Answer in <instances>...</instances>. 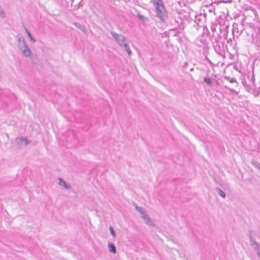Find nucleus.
Listing matches in <instances>:
<instances>
[{
	"label": "nucleus",
	"mask_w": 260,
	"mask_h": 260,
	"mask_svg": "<svg viewBox=\"0 0 260 260\" xmlns=\"http://www.w3.org/2000/svg\"><path fill=\"white\" fill-rule=\"evenodd\" d=\"M155 10L158 9H164L166 6H165L162 0H152L151 1Z\"/></svg>",
	"instance_id": "8"
},
{
	"label": "nucleus",
	"mask_w": 260,
	"mask_h": 260,
	"mask_svg": "<svg viewBox=\"0 0 260 260\" xmlns=\"http://www.w3.org/2000/svg\"><path fill=\"white\" fill-rule=\"evenodd\" d=\"M255 97H257L260 93V90L259 89L256 90V87L254 86L253 91L251 92Z\"/></svg>",
	"instance_id": "26"
},
{
	"label": "nucleus",
	"mask_w": 260,
	"mask_h": 260,
	"mask_svg": "<svg viewBox=\"0 0 260 260\" xmlns=\"http://www.w3.org/2000/svg\"><path fill=\"white\" fill-rule=\"evenodd\" d=\"M178 33H179V31L177 32L176 34H175V35L174 36H177Z\"/></svg>",
	"instance_id": "40"
},
{
	"label": "nucleus",
	"mask_w": 260,
	"mask_h": 260,
	"mask_svg": "<svg viewBox=\"0 0 260 260\" xmlns=\"http://www.w3.org/2000/svg\"><path fill=\"white\" fill-rule=\"evenodd\" d=\"M248 237H249L250 239L251 245L253 247L254 249L256 250V254L260 258V245L257 242L255 241V240H254L253 236L251 231L249 232Z\"/></svg>",
	"instance_id": "6"
},
{
	"label": "nucleus",
	"mask_w": 260,
	"mask_h": 260,
	"mask_svg": "<svg viewBox=\"0 0 260 260\" xmlns=\"http://www.w3.org/2000/svg\"><path fill=\"white\" fill-rule=\"evenodd\" d=\"M188 16H189V15L184 16V17H185V18H186V17H187Z\"/></svg>",
	"instance_id": "45"
},
{
	"label": "nucleus",
	"mask_w": 260,
	"mask_h": 260,
	"mask_svg": "<svg viewBox=\"0 0 260 260\" xmlns=\"http://www.w3.org/2000/svg\"><path fill=\"white\" fill-rule=\"evenodd\" d=\"M73 24L77 28L82 31L84 34H86L87 30L86 27L84 25H82L78 22H73Z\"/></svg>",
	"instance_id": "15"
},
{
	"label": "nucleus",
	"mask_w": 260,
	"mask_h": 260,
	"mask_svg": "<svg viewBox=\"0 0 260 260\" xmlns=\"http://www.w3.org/2000/svg\"><path fill=\"white\" fill-rule=\"evenodd\" d=\"M234 69H235L236 70H237V71L238 70V69H237V66L236 65H235V66H234Z\"/></svg>",
	"instance_id": "38"
},
{
	"label": "nucleus",
	"mask_w": 260,
	"mask_h": 260,
	"mask_svg": "<svg viewBox=\"0 0 260 260\" xmlns=\"http://www.w3.org/2000/svg\"><path fill=\"white\" fill-rule=\"evenodd\" d=\"M223 77L225 79L229 81L230 82L235 83L236 84L237 86L238 85V83L236 81V80L234 78H230L228 76H224Z\"/></svg>",
	"instance_id": "24"
},
{
	"label": "nucleus",
	"mask_w": 260,
	"mask_h": 260,
	"mask_svg": "<svg viewBox=\"0 0 260 260\" xmlns=\"http://www.w3.org/2000/svg\"><path fill=\"white\" fill-rule=\"evenodd\" d=\"M216 191L217 192L218 194L222 198H225L226 197L225 193L219 187H217L215 188Z\"/></svg>",
	"instance_id": "19"
},
{
	"label": "nucleus",
	"mask_w": 260,
	"mask_h": 260,
	"mask_svg": "<svg viewBox=\"0 0 260 260\" xmlns=\"http://www.w3.org/2000/svg\"><path fill=\"white\" fill-rule=\"evenodd\" d=\"M216 24H212V26H211V29L213 32H214L216 31Z\"/></svg>",
	"instance_id": "32"
},
{
	"label": "nucleus",
	"mask_w": 260,
	"mask_h": 260,
	"mask_svg": "<svg viewBox=\"0 0 260 260\" xmlns=\"http://www.w3.org/2000/svg\"><path fill=\"white\" fill-rule=\"evenodd\" d=\"M111 234L113 237H116V233L114 230V229H109Z\"/></svg>",
	"instance_id": "31"
},
{
	"label": "nucleus",
	"mask_w": 260,
	"mask_h": 260,
	"mask_svg": "<svg viewBox=\"0 0 260 260\" xmlns=\"http://www.w3.org/2000/svg\"><path fill=\"white\" fill-rule=\"evenodd\" d=\"M204 81L209 86H211L212 85V79L210 77H205L204 78Z\"/></svg>",
	"instance_id": "22"
},
{
	"label": "nucleus",
	"mask_w": 260,
	"mask_h": 260,
	"mask_svg": "<svg viewBox=\"0 0 260 260\" xmlns=\"http://www.w3.org/2000/svg\"><path fill=\"white\" fill-rule=\"evenodd\" d=\"M222 1H223V2H228V0H222Z\"/></svg>",
	"instance_id": "42"
},
{
	"label": "nucleus",
	"mask_w": 260,
	"mask_h": 260,
	"mask_svg": "<svg viewBox=\"0 0 260 260\" xmlns=\"http://www.w3.org/2000/svg\"><path fill=\"white\" fill-rule=\"evenodd\" d=\"M109 228H113V227H112V226H111V225H110V226H109Z\"/></svg>",
	"instance_id": "49"
},
{
	"label": "nucleus",
	"mask_w": 260,
	"mask_h": 260,
	"mask_svg": "<svg viewBox=\"0 0 260 260\" xmlns=\"http://www.w3.org/2000/svg\"><path fill=\"white\" fill-rule=\"evenodd\" d=\"M137 17L143 22L148 21L149 19L148 17H144L141 15L140 13H137Z\"/></svg>",
	"instance_id": "21"
},
{
	"label": "nucleus",
	"mask_w": 260,
	"mask_h": 260,
	"mask_svg": "<svg viewBox=\"0 0 260 260\" xmlns=\"http://www.w3.org/2000/svg\"><path fill=\"white\" fill-rule=\"evenodd\" d=\"M196 20L195 22H197L198 24V22H201L202 21H205L206 19V14H200L199 15H196L195 16Z\"/></svg>",
	"instance_id": "12"
},
{
	"label": "nucleus",
	"mask_w": 260,
	"mask_h": 260,
	"mask_svg": "<svg viewBox=\"0 0 260 260\" xmlns=\"http://www.w3.org/2000/svg\"><path fill=\"white\" fill-rule=\"evenodd\" d=\"M178 40H181V38L180 37L179 39H178Z\"/></svg>",
	"instance_id": "47"
},
{
	"label": "nucleus",
	"mask_w": 260,
	"mask_h": 260,
	"mask_svg": "<svg viewBox=\"0 0 260 260\" xmlns=\"http://www.w3.org/2000/svg\"><path fill=\"white\" fill-rule=\"evenodd\" d=\"M212 177L213 178V180L216 183L219 184L221 187H222V185L221 182H220L214 175H213Z\"/></svg>",
	"instance_id": "29"
},
{
	"label": "nucleus",
	"mask_w": 260,
	"mask_h": 260,
	"mask_svg": "<svg viewBox=\"0 0 260 260\" xmlns=\"http://www.w3.org/2000/svg\"><path fill=\"white\" fill-rule=\"evenodd\" d=\"M30 59L32 63L34 64H38L39 63V59L36 55H32L30 56Z\"/></svg>",
	"instance_id": "18"
},
{
	"label": "nucleus",
	"mask_w": 260,
	"mask_h": 260,
	"mask_svg": "<svg viewBox=\"0 0 260 260\" xmlns=\"http://www.w3.org/2000/svg\"><path fill=\"white\" fill-rule=\"evenodd\" d=\"M141 217L144 220L145 223L149 226H153V223L150 219L149 216L147 215L146 212L144 210L141 213Z\"/></svg>",
	"instance_id": "9"
},
{
	"label": "nucleus",
	"mask_w": 260,
	"mask_h": 260,
	"mask_svg": "<svg viewBox=\"0 0 260 260\" xmlns=\"http://www.w3.org/2000/svg\"><path fill=\"white\" fill-rule=\"evenodd\" d=\"M188 16H189V15L184 16V17H185V18H186V17H187Z\"/></svg>",
	"instance_id": "44"
},
{
	"label": "nucleus",
	"mask_w": 260,
	"mask_h": 260,
	"mask_svg": "<svg viewBox=\"0 0 260 260\" xmlns=\"http://www.w3.org/2000/svg\"><path fill=\"white\" fill-rule=\"evenodd\" d=\"M187 66V63L186 62H185L184 63V64L182 66V68H185L186 67V66Z\"/></svg>",
	"instance_id": "36"
},
{
	"label": "nucleus",
	"mask_w": 260,
	"mask_h": 260,
	"mask_svg": "<svg viewBox=\"0 0 260 260\" xmlns=\"http://www.w3.org/2000/svg\"><path fill=\"white\" fill-rule=\"evenodd\" d=\"M248 237H249L250 239L251 245L253 247L254 249L256 250V254L260 258V245L257 242L255 241V240H254L253 236L251 231L249 232Z\"/></svg>",
	"instance_id": "5"
},
{
	"label": "nucleus",
	"mask_w": 260,
	"mask_h": 260,
	"mask_svg": "<svg viewBox=\"0 0 260 260\" xmlns=\"http://www.w3.org/2000/svg\"><path fill=\"white\" fill-rule=\"evenodd\" d=\"M214 77H215V78H216V77H217L216 75H214Z\"/></svg>",
	"instance_id": "48"
},
{
	"label": "nucleus",
	"mask_w": 260,
	"mask_h": 260,
	"mask_svg": "<svg viewBox=\"0 0 260 260\" xmlns=\"http://www.w3.org/2000/svg\"><path fill=\"white\" fill-rule=\"evenodd\" d=\"M213 48L215 51L219 55L222 56L224 54V42L219 44L213 45Z\"/></svg>",
	"instance_id": "7"
},
{
	"label": "nucleus",
	"mask_w": 260,
	"mask_h": 260,
	"mask_svg": "<svg viewBox=\"0 0 260 260\" xmlns=\"http://www.w3.org/2000/svg\"><path fill=\"white\" fill-rule=\"evenodd\" d=\"M125 40V38L122 35H120L118 39L116 40V41L119 44L120 46H122Z\"/></svg>",
	"instance_id": "16"
},
{
	"label": "nucleus",
	"mask_w": 260,
	"mask_h": 260,
	"mask_svg": "<svg viewBox=\"0 0 260 260\" xmlns=\"http://www.w3.org/2000/svg\"><path fill=\"white\" fill-rule=\"evenodd\" d=\"M24 29L30 41L33 43H35L36 42V40L32 36L31 33L26 27H24Z\"/></svg>",
	"instance_id": "20"
},
{
	"label": "nucleus",
	"mask_w": 260,
	"mask_h": 260,
	"mask_svg": "<svg viewBox=\"0 0 260 260\" xmlns=\"http://www.w3.org/2000/svg\"><path fill=\"white\" fill-rule=\"evenodd\" d=\"M242 82L244 86H245V87L246 85H247L245 79H243Z\"/></svg>",
	"instance_id": "35"
},
{
	"label": "nucleus",
	"mask_w": 260,
	"mask_h": 260,
	"mask_svg": "<svg viewBox=\"0 0 260 260\" xmlns=\"http://www.w3.org/2000/svg\"><path fill=\"white\" fill-rule=\"evenodd\" d=\"M193 70V68H191V69H190V71H192Z\"/></svg>",
	"instance_id": "43"
},
{
	"label": "nucleus",
	"mask_w": 260,
	"mask_h": 260,
	"mask_svg": "<svg viewBox=\"0 0 260 260\" xmlns=\"http://www.w3.org/2000/svg\"><path fill=\"white\" fill-rule=\"evenodd\" d=\"M178 40H181V38L180 37L179 39H178Z\"/></svg>",
	"instance_id": "46"
},
{
	"label": "nucleus",
	"mask_w": 260,
	"mask_h": 260,
	"mask_svg": "<svg viewBox=\"0 0 260 260\" xmlns=\"http://www.w3.org/2000/svg\"><path fill=\"white\" fill-rule=\"evenodd\" d=\"M215 83H216L217 85H219V82H218V81H217V80H216V81H215Z\"/></svg>",
	"instance_id": "39"
},
{
	"label": "nucleus",
	"mask_w": 260,
	"mask_h": 260,
	"mask_svg": "<svg viewBox=\"0 0 260 260\" xmlns=\"http://www.w3.org/2000/svg\"><path fill=\"white\" fill-rule=\"evenodd\" d=\"M248 237H249L250 239L251 245L253 247L254 249L256 250V254L260 258V245L257 242L255 241V240H254L253 236L251 231L249 232Z\"/></svg>",
	"instance_id": "4"
},
{
	"label": "nucleus",
	"mask_w": 260,
	"mask_h": 260,
	"mask_svg": "<svg viewBox=\"0 0 260 260\" xmlns=\"http://www.w3.org/2000/svg\"><path fill=\"white\" fill-rule=\"evenodd\" d=\"M20 50L22 51V53H23V54L26 57L30 56L31 54V51L29 48V47H28L27 45L23 47V48H22Z\"/></svg>",
	"instance_id": "13"
},
{
	"label": "nucleus",
	"mask_w": 260,
	"mask_h": 260,
	"mask_svg": "<svg viewBox=\"0 0 260 260\" xmlns=\"http://www.w3.org/2000/svg\"><path fill=\"white\" fill-rule=\"evenodd\" d=\"M108 247L110 252L113 253H115L116 252V247L112 243H108Z\"/></svg>",
	"instance_id": "17"
},
{
	"label": "nucleus",
	"mask_w": 260,
	"mask_h": 260,
	"mask_svg": "<svg viewBox=\"0 0 260 260\" xmlns=\"http://www.w3.org/2000/svg\"><path fill=\"white\" fill-rule=\"evenodd\" d=\"M224 88L229 90H230V91L232 92H235V91L234 89H231L229 87L226 86H224Z\"/></svg>",
	"instance_id": "34"
},
{
	"label": "nucleus",
	"mask_w": 260,
	"mask_h": 260,
	"mask_svg": "<svg viewBox=\"0 0 260 260\" xmlns=\"http://www.w3.org/2000/svg\"><path fill=\"white\" fill-rule=\"evenodd\" d=\"M248 74L247 75V77L249 79V80L252 82V86H251L249 85H246L245 88V89L248 91L249 93H251L253 91V89L254 88V81H255V78H254V67H252V75L251 76V78L250 77V72H248Z\"/></svg>",
	"instance_id": "3"
},
{
	"label": "nucleus",
	"mask_w": 260,
	"mask_h": 260,
	"mask_svg": "<svg viewBox=\"0 0 260 260\" xmlns=\"http://www.w3.org/2000/svg\"><path fill=\"white\" fill-rule=\"evenodd\" d=\"M111 34L113 38L115 40V41L118 39V38L120 36V35H118V34L113 31H111Z\"/></svg>",
	"instance_id": "30"
},
{
	"label": "nucleus",
	"mask_w": 260,
	"mask_h": 260,
	"mask_svg": "<svg viewBox=\"0 0 260 260\" xmlns=\"http://www.w3.org/2000/svg\"><path fill=\"white\" fill-rule=\"evenodd\" d=\"M170 23L171 25L174 26V27L172 29V30H176L177 28L180 29H184L183 22L182 18L178 16L177 17H174L173 20H170Z\"/></svg>",
	"instance_id": "1"
},
{
	"label": "nucleus",
	"mask_w": 260,
	"mask_h": 260,
	"mask_svg": "<svg viewBox=\"0 0 260 260\" xmlns=\"http://www.w3.org/2000/svg\"><path fill=\"white\" fill-rule=\"evenodd\" d=\"M122 46L124 47V50L128 53V54L129 55H131L132 54V51L131 50L129 45L126 43H124V44Z\"/></svg>",
	"instance_id": "23"
},
{
	"label": "nucleus",
	"mask_w": 260,
	"mask_h": 260,
	"mask_svg": "<svg viewBox=\"0 0 260 260\" xmlns=\"http://www.w3.org/2000/svg\"><path fill=\"white\" fill-rule=\"evenodd\" d=\"M134 205L135 206L136 209L141 214L144 211L142 207L138 206L135 203H134Z\"/></svg>",
	"instance_id": "27"
},
{
	"label": "nucleus",
	"mask_w": 260,
	"mask_h": 260,
	"mask_svg": "<svg viewBox=\"0 0 260 260\" xmlns=\"http://www.w3.org/2000/svg\"><path fill=\"white\" fill-rule=\"evenodd\" d=\"M18 47L19 49L23 48V47L27 45L26 42L23 37H19L18 39Z\"/></svg>",
	"instance_id": "14"
},
{
	"label": "nucleus",
	"mask_w": 260,
	"mask_h": 260,
	"mask_svg": "<svg viewBox=\"0 0 260 260\" xmlns=\"http://www.w3.org/2000/svg\"><path fill=\"white\" fill-rule=\"evenodd\" d=\"M220 39H221V37L220 35H218L217 37L214 39V42L213 43H215V44H219L221 43L222 42L219 41Z\"/></svg>",
	"instance_id": "28"
},
{
	"label": "nucleus",
	"mask_w": 260,
	"mask_h": 260,
	"mask_svg": "<svg viewBox=\"0 0 260 260\" xmlns=\"http://www.w3.org/2000/svg\"><path fill=\"white\" fill-rule=\"evenodd\" d=\"M228 27H229L228 26H226L225 27L226 30H225L224 33L223 34V36H224V38H226V36H228V31L227 29H228Z\"/></svg>",
	"instance_id": "33"
},
{
	"label": "nucleus",
	"mask_w": 260,
	"mask_h": 260,
	"mask_svg": "<svg viewBox=\"0 0 260 260\" xmlns=\"http://www.w3.org/2000/svg\"><path fill=\"white\" fill-rule=\"evenodd\" d=\"M206 60L208 61V62L209 63H210V64H212V62L211 61V60H210L209 59V58H208V57H206Z\"/></svg>",
	"instance_id": "37"
},
{
	"label": "nucleus",
	"mask_w": 260,
	"mask_h": 260,
	"mask_svg": "<svg viewBox=\"0 0 260 260\" xmlns=\"http://www.w3.org/2000/svg\"><path fill=\"white\" fill-rule=\"evenodd\" d=\"M58 184L61 186H63L64 188L68 190H70L72 188L71 185L68 183L66 181H64L61 178H58Z\"/></svg>",
	"instance_id": "11"
},
{
	"label": "nucleus",
	"mask_w": 260,
	"mask_h": 260,
	"mask_svg": "<svg viewBox=\"0 0 260 260\" xmlns=\"http://www.w3.org/2000/svg\"><path fill=\"white\" fill-rule=\"evenodd\" d=\"M251 164L256 169L260 170V164L258 163L257 161L255 160L254 159H252L251 160Z\"/></svg>",
	"instance_id": "25"
},
{
	"label": "nucleus",
	"mask_w": 260,
	"mask_h": 260,
	"mask_svg": "<svg viewBox=\"0 0 260 260\" xmlns=\"http://www.w3.org/2000/svg\"><path fill=\"white\" fill-rule=\"evenodd\" d=\"M156 17L164 23L166 22L168 18V12L166 10V8L164 9H158L155 10Z\"/></svg>",
	"instance_id": "2"
},
{
	"label": "nucleus",
	"mask_w": 260,
	"mask_h": 260,
	"mask_svg": "<svg viewBox=\"0 0 260 260\" xmlns=\"http://www.w3.org/2000/svg\"><path fill=\"white\" fill-rule=\"evenodd\" d=\"M222 1H223V2H228V0H222Z\"/></svg>",
	"instance_id": "41"
},
{
	"label": "nucleus",
	"mask_w": 260,
	"mask_h": 260,
	"mask_svg": "<svg viewBox=\"0 0 260 260\" xmlns=\"http://www.w3.org/2000/svg\"><path fill=\"white\" fill-rule=\"evenodd\" d=\"M16 142L19 145H22L24 144V146H26L30 143V141L27 138L22 137L20 138H16Z\"/></svg>",
	"instance_id": "10"
}]
</instances>
